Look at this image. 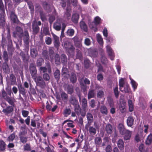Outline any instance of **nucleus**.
I'll return each mask as SVG.
<instances>
[{
    "label": "nucleus",
    "mask_w": 152,
    "mask_h": 152,
    "mask_svg": "<svg viewBox=\"0 0 152 152\" xmlns=\"http://www.w3.org/2000/svg\"><path fill=\"white\" fill-rule=\"evenodd\" d=\"M29 70L32 77L34 80H36L37 77V70L34 64L32 63L30 64Z\"/></svg>",
    "instance_id": "obj_1"
},
{
    "label": "nucleus",
    "mask_w": 152,
    "mask_h": 152,
    "mask_svg": "<svg viewBox=\"0 0 152 152\" xmlns=\"http://www.w3.org/2000/svg\"><path fill=\"white\" fill-rule=\"evenodd\" d=\"M41 23L40 21L37 22L36 20L33 21L32 23V28L33 31L35 34H37L39 31V28L38 26H40Z\"/></svg>",
    "instance_id": "obj_2"
},
{
    "label": "nucleus",
    "mask_w": 152,
    "mask_h": 152,
    "mask_svg": "<svg viewBox=\"0 0 152 152\" xmlns=\"http://www.w3.org/2000/svg\"><path fill=\"white\" fill-rule=\"evenodd\" d=\"M94 126L95 127L91 126V125L87 127H86V126H85V129L88 131L89 133L91 134L94 135L96 133V128H97L98 126L96 122H94Z\"/></svg>",
    "instance_id": "obj_3"
},
{
    "label": "nucleus",
    "mask_w": 152,
    "mask_h": 152,
    "mask_svg": "<svg viewBox=\"0 0 152 152\" xmlns=\"http://www.w3.org/2000/svg\"><path fill=\"white\" fill-rule=\"evenodd\" d=\"M37 85L42 88H44L46 86L45 83L42 78L40 76H38L36 80H34Z\"/></svg>",
    "instance_id": "obj_4"
},
{
    "label": "nucleus",
    "mask_w": 152,
    "mask_h": 152,
    "mask_svg": "<svg viewBox=\"0 0 152 152\" xmlns=\"http://www.w3.org/2000/svg\"><path fill=\"white\" fill-rule=\"evenodd\" d=\"M64 47L68 52H69L70 50L71 52L73 53L75 48L71 43L68 41H66L64 42Z\"/></svg>",
    "instance_id": "obj_5"
},
{
    "label": "nucleus",
    "mask_w": 152,
    "mask_h": 152,
    "mask_svg": "<svg viewBox=\"0 0 152 152\" xmlns=\"http://www.w3.org/2000/svg\"><path fill=\"white\" fill-rule=\"evenodd\" d=\"M86 117L87 120V123L86 125V127L90 126L94 121V118L92 114L88 113L86 115Z\"/></svg>",
    "instance_id": "obj_6"
},
{
    "label": "nucleus",
    "mask_w": 152,
    "mask_h": 152,
    "mask_svg": "<svg viewBox=\"0 0 152 152\" xmlns=\"http://www.w3.org/2000/svg\"><path fill=\"white\" fill-rule=\"evenodd\" d=\"M10 17L11 21L14 23H17L18 22L17 16L14 11H10Z\"/></svg>",
    "instance_id": "obj_7"
},
{
    "label": "nucleus",
    "mask_w": 152,
    "mask_h": 152,
    "mask_svg": "<svg viewBox=\"0 0 152 152\" xmlns=\"http://www.w3.org/2000/svg\"><path fill=\"white\" fill-rule=\"evenodd\" d=\"M52 35L54 39V45L56 47H58L60 45L59 37L53 33H52Z\"/></svg>",
    "instance_id": "obj_8"
},
{
    "label": "nucleus",
    "mask_w": 152,
    "mask_h": 152,
    "mask_svg": "<svg viewBox=\"0 0 152 152\" xmlns=\"http://www.w3.org/2000/svg\"><path fill=\"white\" fill-rule=\"evenodd\" d=\"M106 48L110 59L112 60H113L114 59L115 56L113 50L111 47L108 45L107 46Z\"/></svg>",
    "instance_id": "obj_9"
},
{
    "label": "nucleus",
    "mask_w": 152,
    "mask_h": 152,
    "mask_svg": "<svg viewBox=\"0 0 152 152\" xmlns=\"http://www.w3.org/2000/svg\"><path fill=\"white\" fill-rule=\"evenodd\" d=\"M118 129L120 134L122 135L124 134L125 132L127 130L125 128L123 124L121 123L119 124L118 126Z\"/></svg>",
    "instance_id": "obj_10"
},
{
    "label": "nucleus",
    "mask_w": 152,
    "mask_h": 152,
    "mask_svg": "<svg viewBox=\"0 0 152 152\" xmlns=\"http://www.w3.org/2000/svg\"><path fill=\"white\" fill-rule=\"evenodd\" d=\"M16 34L19 37H21L23 36V30L19 26H17L16 28Z\"/></svg>",
    "instance_id": "obj_11"
},
{
    "label": "nucleus",
    "mask_w": 152,
    "mask_h": 152,
    "mask_svg": "<svg viewBox=\"0 0 152 152\" xmlns=\"http://www.w3.org/2000/svg\"><path fill=\"white\" fill-rule=\"evenodd\" d=\"M53 27L57 31L60 30L61 28V24L60 20L58 19L57 20L56 22L54 24Z\"/></svg>",
    "instance_id": "obj_12"
},
{
    "label": "nucleus",
    "mask_w": 152,
    "mask_h": 152,
    "mask_svg": "<svg viewBox=\"0 0 152 152\" xmlns=\"http://www.w3.org/2000/svg\"><path fill=\"white\" fill-rule=\"evenodd\" d=\"M65 90H67L69 94H72L73 91L74 89L72 86L67 84H65L64 86Z\"/></svg>",
    "instance_id": "obj_13"
},
{
    "label": "nucleus",
    "mask_w": 152,
    "mask_h": 152,
    "mask_svg": "<svg viewBox=\"0 0 152 152\" xmlns=\"http://www.w3.org/2000/svg\"><path fill=\"white\" fill-rule=\"evenodd\" d=\"M117 144L118 148L121 151H124V144L123 140L120 139L117 142Z\"/></svg>",
    "instance_id": "obj_14"
},
{
    "label": "nucleus",
    "mask_w": 152,
    "mask_h": 152,
    "mask_svg": "<svg viewBox=\"0 0 152 152\" xmlns=\"http://www.w3.org/2000/svg\"><path fill=\"white\" fill-rule=\"evenodd\" d=\"M79 18V15L77 13L73 14L72 18V20L74 23H77L78 22Z\"/></svg>",
    "instance_id": "obj_15"
},
{
    "label": "nucleus",
    "mask_w": 152,
    "mask_h": 152,
    "mask_svg": "<svg viewBox=\"0 0 152 152\" xmlns=\"http://www.w3.org/2000/svg\"><path fill=\"white\" fill-rule=\"evenodd\" d=\"M38 55L37 51L36 48H31L30 49V55L33 58H35Z\"/></svg>",
    "instance_id": "obj_16"
},
{
    "label": "nucleus",
    "mask_w": 152,
    "mask_h": 152,
    "mask_svg": "<svg viewBox=\"0 0 152 152\" xmlns=\"http://www.w3.org/2000/svg\"><path fill=\"white\" fill-rule=\"evenodd\" d=\"M134 122V119L132 117L129 116L128 117L126 122L127 125L129 126L132 127L133 124Z\"/></svg>",
    "instance_id": "obj_17"
},
{
    "label": "nucleus",
    "mask_w": 152,
    "mask_h": 152,
    "mask_svg": "<svg viewBox=\"0 0 152 152\" xmlns=\"http://www.w3.org/2000/svg\"><path fill=\"white\" fill-rule=\"evenodd\" d=\"M105 130L108 134H111L112 132L113 127L110 124L107 125L105 127Z\"/></svg>",
    "instance_id": "obj_18"
},
{
    "label": "nucleus",
    "mask_w": 152,
    "mask_h": 152,
    "mask_svg": "<svg viewBox=\"0 0 152 152\" xmlns=\"http://www.w3.org/2000/svg\"><path fill=\"white\" fill-rule=\"evenodd\" d=\"M120 91L125 93H127L129 92V85L127 83L125 84L124 87H122V89H120Z\"/></svg>",
    "instance_id": "obj_19"
},
{
    "label": "nucleus",
    "mask_w": 152,
    "mask_h": 152,
    "mask_svg": "<svg viewBox=\"0 0 152 152\" xmlns=\"http://www.w3.org/2000/svg\"><path fill=\"white\" fill-rule=\"evenodd\" d=\"M125 136H124V139L125 140H129L131 138L132 135V132L129 130H127L125 132Z\"/></svg>",
    "instance_id": "obj_20"
},
{
    "label": "nucleus",
    "mask_w": 152,
    "mask_h": 152,
    "mask_svg": "<svg viewBox=\"0 0 152 152\" xmlns=\"http://www.w3.org/2000/svg\"><path fill=\"white\" fill-rule=\"evenodd\" d=\"M126 103L124 102H121L119 106L120 110L122 113L125 111Z\"/></svg>",
    "instance_id": "obj_21"
},
{
    "label": "nucleus",
    "mask_w": 152,
    "mask_h": 152,
    "mask_svg": "<svg viewBox=\"0 0 152 152\" xmlns=\"http://www.w3.org/2000/svg\"><path fill=\"white\" fill-rule=\"evenodd\" d=\"M80 26L81 29L85 31H87V27L85 23L83 21H81L80 23Z\"/></svg>",
    "instance_id": "obj_22"
},
{
    "label": "nucleus",
    "mask_w": 152,
    "mask_h": 152,
    "mask_svg": "<svg viewBox=\"0 0 152 152\" xmlns=\"http://www.w3.org/2000/svg\"><path fill=\"white\" fill-rule=\"evenodd\" d=\"M95 95V92L93 89L89 90L88 94V99H90L93 98Z\"/></svg>",
    "instance_id": "obj_23"
},
{
    "label": "nucleus",
    "mask_w": 152,
    "mask_h": 152,
    "mask_svg": "<svg viewBox=\"0 0 152 152\" xmlns=\"http://www.w3.org/2000/svg\"><path fill=\"white\" fill-rule=\"evenodd\" d=\"M54 76L56 79L58 81L60 78V71L56 69L54 73Z\"/></svg>",
    "instance_id": "obj_24"
},
{
    "label": "nucleus",
    "mask_w": 152,
    "mask_h": 152,
    "mask_svg": "<svg viewBox=\"0 0 152 152\" xmlns=\"http://www.w3.org/2000/svg\"><path fill=\"white\" fill-rule=\"evenodd\" d=\"M75 111L77 114L79 115L80 113L81 109L79 105L77 104L74 105Z\"/></svg>",
    "instance_id": "obj_25"
},
{
    "label": "nucleus",
    "mask_w": 152,
    "mask_h": 152,
    "mask_svg": "<svg viewBox=\"0 0 152 152\" xmlns=\"http://www.w3.org/2000/svg\"><path fill=\"white\" fill-rule=\"evenodd\" d=\"M62 100L64 102H66L68 99V96L64 92H62L61 94Z\"/></svg>",
    "instance_id": "obj_26"
},
{
    "label": "nucleus",
    "mask_w": 152,
    "mask_h": 152,
    "mask_svg": "<svg viewBox=\"0 0 152 152\" xmlns=\"http://www.w3.org/2000/svg\"><path fill=\"white\" fill-rule=\"evenodd\" d=\"M13 110V108L11 107H8L4 109L2 112L6 114H8L10 113Z\"/></svg>",
    "instance_id": "obj_27"
},
{
    "label": "nucleus",
    "mask_w": 152,
    "mask_h": 152,
    "mask_svg": "<svg viewBox=\"0 0 152 152\" xmlns=\"http://www.w3.org/2000/svg\"><path fill=\"white\" fill-rule=\"evenodd\" d=\"M83 81H84L85 84H86L88 85L90 83V80L86 78L84 79H83L82 78L80 80V85L82 86H84V84L83 82Z\"/></svg>",
    "instance_id": "obj_28"
},
{
    "label": "nucleus",
    "mask_w": 152,
    "mask_h": 152,
    "mask_svg": "<svg viewBox=\"0 0 152 152\" xmlns=\"http://www.w3.org/2000/svg\"><path fill=\"white\" fill-rule=\"evenodd\" d=\"M152 142V134H150L147 138L145 141V143L146 145H149L151 144Z\"/></svg>",
    "instance_id": "obj_29"
},
{
    "label": "nucleus",
    "mask_w": 152,
    "mask_h": 152,
    "mask_svg": "<svg viewBox=\"0 0 152 152\" xmlns=\"http://www.w3.org/2000/svg\"><path fill=\"white\" fill-rule=\"evenodd\" d=\"M70 80L72 83H75L76 81L77 77L76 75L74 72H72L71 73Z\"/></svg>",
    "instance_id": "obj_30"
},
{
    "label": "nucleus",
    "mask_w": 152,
    "mask_h": 152,
    "mask_svg": "<svg viewBox=\"0 0 152 152\" xmlns=\"http://www.w3.org/2000/svg\"><path fill=\"white\" fill-rule=\"evenodd\" d=\"M96 38L97 41L101 45H102L103 43V38L102 37L101 35L98 34L96 35Z\"/></svg>",
    "instance_id": "obj_31"
},
{
    "label": "nucleus",
    "mask_w": 152,
    "mask_h": 152,
    "mask_svg": "<svg viewBox=\"0 0 152 152\" xmlns=\"http://www.w3.org/2000/svg\"><path fill=\"white\" fill-rule=\"evenodd\" d=\"M82 105L83 109L85 110L87 107V100L83 98L82 100Z\"/></svg>",
    "instance_id": "obj_32"
},
{
    "label": "nucleus",
    "mask_w": 152,
    "mask_h": 152,
    "mask_svg": "<svg viewBox=\"0 0 152 152\" xmlns=\"http://www.w3.org/2000/svg\"><path fill=\"white\" fill-rule=\"evenodd\" d=\"M101 112L103 114L107 115V110L105 106H101L100 108Z\"/></svg>",
    "instance_id": "obj_33"
},
{
    "label": "nucleus",
    "mask_w": 152,
    "mask_h": 152,
    "mask_svg": "<svg viewBox=\"0 0 152 152\" xmlns=\"http://www.w3.org/2000/svg\"><path fill=\"white\" fill-rule=\"evenodd\" d=\"M69 121H70L71 122L68 123L67 124V125L68 126L72 128H73L74 127V125L73 124V121H72L69 120H67L64 121L62 123V125H64L65 123Z\"/></svg>",
    "instance_id": "obj_34"
},
{
    "label": "nucleus",
    "mask_w": 152,
    "mask_h": 152,
    "mask_svg": "<svg viewBox=\"0 0 152 152\" xmlns=\"http://www.w3.org/2000/svg\"><path fill=\"white\" fill-rule=\"evenodd\" d=\"M143 139L142 136L140 134H137L135 137V140L137 142H139Z\"/></svg>",
    "instance_id": "obj_35"
},
{
    "label": "nucleus",
    "mask_w": 152,
    "mask_h": 152,
    "mask_svg": "<svg viewBox=\"0 0 152 152\" xmlns=\"http://www.w3.org/2000/svg\"><path fill=\"white\" fill-rule=\"evenodd\" d=\"M102 140L101 138L99 137H97L95 139V142L96 145H99L101 144Z\"/></svg>",
    "instance_id": "obj_36"
},
{
    "label": "nucleus",
    "mask_w": 152,
    "mask_h": 152,
    "mask_svg": "<svg viewBox=\"0 0 152 152\" xmlns=\"http://www.w3.org/2000/svg\"><path fill=\"white\" fill-rule=\"evenodd\" d=\"M69 102L71 104L74 105L77 104V101L73 97H71L70 98Z\"/></svg>",
    "instance_id": "obj_37"
},
{
    "label": "nucleus",
    "mask_w": 152,
    "mask_h": 152,
    "mask_svg": "<svg viewBox=\"0 0 152 152\" xmlns=\"http://www.w3.org/2000/svg\"><path fill=\"white\" fill-rule=\"evenodd\" d=\"M71 12L70 10H66V11L64 15V17L69 19L70 18L71 14Z\"/></svg>",
    "instance_id": "obj_38"
},
{
    "label": "nucleus",
    "mask_w": 152,
    "mask_h": 152,
    "mask_svg": "<svg viewBox=\"0 0 152 152\" xmlns=\"http://www.w3.org/2000/svg\"><path fill=\"white\" fill-rule=\"evenodd\" d=\"M22 133H21V134L19 135L20 140V141L23 143H26L27 140V138L26 137L22 136L21 135Z\"/></svg>",
    "instance_id": "obj_39"
},
{
    "label": "nucleus",
    "mask_w": 152,
    "mask_h": 152,
    "mask_svg": "<svg viewBox=\"0 0 152 152\" xmlns=\"http://www.w3.org/2000/svg\"><path fill=\"white\" fill-rule=\"evenodd\" d=\"M10 79L12 84H14L16 83L15 77L14 75L12 74L10 75Z\"/></svg>",
    "instance_id": "obj_40"
},
{
    "label": "nucleus",
    "mask_w": 152,
    "mask_h": 152,
    "mask_svg": "<svg viewBox=\"0 0 152 152\" xmlns=\"http://www.w3.org/2000/svg\"><path fill=\"white\" fill-rule=\"evenodd\" d=\"M124 82V80L123 78H121L119 81V85L120 87L119 88L122 89L123 87H124L125 84H126Z\"/></svg>",
    "instance_id": "obj_41"
},
{
    "label": "nucleus",
    "mask_w": 152,
    "mask_h": 152,
    "mask_svg": "<svg viewBox=\"0 0 152 152\" xmlns=\"http://www.w3.org/2000/svg\"><path fill=\"white\" fill-rule=\"evenodd\" d=\"M55 63L56 64H59L60 63V60L59 56L58 54H56L55 57Z\"/></svg>",
    "instance_id": "obj_42"
},
{
    "label": "nucleus",
    "mask_w": 152,
    "mask_h": 152,
    "mask_svg": "<svg viewBox=\"0 0 152 152\" xmlns=\"http://www.w3.org/2000/svg\"><path fill=\"white\" fill-rule=\"evenodd\" d=\"M62 72L63 75L66 74V75H67V76L66 75H64V76H66L67 77L69 76V75L68 69L64 67V66L63 67Z\"/></svg>",
    "instance_id": "obj_43"
},
{
    "label": "nucleus",
    "mask_w": 152,
    "mask_h": 152,
    "mask_svg": "<svg viewBox=\"0 0 152 152\" xmlns=\"http://www.w3.org/2000/svg\"><path fill=\"white\" fill-rule=\"evenodd\" d=\"M104 96V93L102 90L99 91H97V97L98 98H101L103 97Z\"/></svg>",
    "instance_id": "obj_44"
},
{
    "label": "nucleus",
    "mask_w": 152,
    "mask_h": 152,
    "mask_svg": "<svg viewBox=\"0 0 152 152\" xmlns=\"http://www.w3.org/2000/svg\"><path fill=\"white\" fill-rule=\"evenodd\" d=\"M108 103L110 107H113V99L110 97L107 98Z\"/></svg>",
    "instance_id": "obj_45"
},
{
    "label": "nucleus",
    "mask_w": 152,
    "mask_h": 152,
    "mask_svg": "<svg viewBox=\"0 0 152 152\" xmlns=\"http://www.w3.org/2000/svg\"><path fill=\"white\" fill-rule=\"evenodd\" d=\"M74 32V30L72 28H70L68 29L67 31V35L70 36H73Z\"/></svg>",
    "instance_id": "obj_46"
},
{
    "label": "nucleus",
    "mask_w": 152,
    "mask_h": 152,
    "mask_svg": "<svg viewBox=\"0 0 152 152\" xmlns=\"http://www.w3.org/2000/svg\"><path fill=\"white\" fill-rule=\"evenodd\" d=\"M3 57L5 62H7L8 60V57L7 52L6 51H4L3 53Z\"/></svg>",
    "instance_id": "obj_47"
},
{
    "label": "nucleus",
    "mask_w": 152,
    "mask_h": 152,
    "mask_svg": "<svg viewBox=\"0 0 152 152\" xmlns=\"http://www.w3.org/2000/svg\"><path fill=\"white\" fill-rule=\"evenodd\" d=\"M19 92L21 94L23 95H24L26 93L25 90L24 88L21 85H20L18 87Z\"/></svg>",
    "instance_id": "obj_48"
},
{
    "label": "nucleus",
    "mask_w": 152,
    "mask_h": 152,
    "mask_svg": "<svg viewBox=\"0 0 152 152\" xmlns=\"http://www.w3.org/2000/svg\"><path fill=\"white\" fill-rule=\"evenodd\" d=\"M1 96L5 100L7 99L9 97L7 96V93L4 90L2 91Z\"/></svg>",
    "instance_id": "obj_49"
},
{
    "label": "nucleus",
    "mask_w": 152,
    "mask_h": 152,
    "mask_svg": "<svg viewBox=\"0 0 152 152\" xmlns=\"http://www.w3.org/2000/svg\"><path fill=\"white\" fill-rule=\"evenodd\" d=\"M45 42L48 45H50L52 43V39L49 37H47L45 38Z\"/></svg>",
    "instance_id": "obj_50"
},
{
    "label": "nucleus",
    "mask_w": 152,
    "mask_h": 152,
    "mask_svg": "<svg viewBox=\"0 0 152 152\" xmlns=\"http://www.w3.org/2000/svg\"><path fill=\"white\" fill-rule=\"evenodd\" d=\"M5 149V143L3 141H0V149L3 151Z\"/></svg>",
    "instance_id": "obj_51"
},
{
    "label": "nucleus",
    "mask_w": 152,
    "mask_h": 152,
    "mask_svg": "<svg viewBox=\"0 0 152 152\" xmlns=\"http://www.w3.org/2000/svg\"><path fill=\"white\" fill-rule=\"evenodd\" d=\"M5 21L4 14V13L0 14V23H2L4 22Z\"/></svg>",
    "instance_id": "obj_52"
},
{
    "label": "nucleus",
    "mask_w": 152,
    "mask_h": 152,
    "mask_svg": "<svg viewBox=\"0 0 152 152\" xmlns=\"http://www.w3.org/2000/svg\"><path fill=\"white\" fill-rule=\"evenodd\" d=\"M114 92L116 98H118L119 96V92L118 90V87L117 86L114 89Z\"/></svg>",
    "instance_id": "obj_53"
},
{
    "label": "nucleus",
    "mask_w": 152,
    "mask_h": 152,
    "mask_svg": "<svg viewBox=\"0 0 152 152\" xmlns=\"http://www.w3.org/2000/svg\"><path fill=\"white\" fill-rule=\"evenodd\" d=\"M43 62V60L42 58H39L37 61V66H41Z\"/></svg>",
    "instance_id": "obj_54"
},
{
    "label": "nucleus",
    "mask_w": 152,
    "mask_h": 152,
    "mask_svg": "<svg viewBox=\"0 0 152 152\" xmlns=\"http://www.w3.org/2000/svg\"><path fill=\"white\" fill-rule=\"evenodd\" d=\"M15 137V134L12 133L7 138V140L9 141H12Z\"/></svg>",
    "instance_id": "obj_55"
},
{
    "label": "nucleus",
    "mask_w": 152,
    "mask_h": 152,
    "mask_svg": "<svg viewBox=\"0 0 152 152\" xmlns=\"http://www.w3.org/2000/svg\"><path fill=\"white\" fill-rule=\"evenodd\" d=\"M131 83L132 85V87L134 89V91L135 89L137 88V83L134 81L133 80H132L131 79Z\"/></svg>",
    "instance_id": "obj_56"
},
{
    "label": "nucleus",
    "mask_w": 152,
    "mask_h": 152,
    "mask_svg": "<svg viewBox=\"0 0 152 152\" xmlns=\"http://www.w3.org/2000/svg\"><path fill=\"white\" fill-rule=\"evenodd\" d=\"M84 44L87 46H89L91 44L90 39L88 38H86L84 40Z\"/></svg>",
    "instance_id": "obj_57"
},
{
    "label": "nucleus",
    "mask_w": 152,
    "mask_h": 152,
    "mask_svg": "<svg viewBox=\"0 0 152 152\" xmlns=\"http://www.w3.org/2000/svg\"><path fill=\"white\" fill-rule=\"evenodd\" d=\"M101 18L98 16L94 18V23L96 25H97L100 23Z\"/></svg>",
    "instance_id": "obj_58"
},
{
    "label": "nucleus",
    "mask_w": 152,
    "mask_h": 152,
    "mask_svg": "<svg viewBox=\"0 0 152 152\" xmlns=\"http://www.w3.org/2000/svg\"><path fill=\"white\" fill-rule=\"evenodd\" d=\"M64 113L67 116L70 114L71 113V110L69 108H66L64 110Z\"/></svg>",
    "instance_id": "obj_59"
},
{
    "label": "nucleus",
    "mask_w": 152,
    "mask_h": 152,
    "mask_svg": "<svg viewBox=\"0 0 152 152\" xmlns=\"http://www.w3.org/2000/svg\"><path fill=\"white\" fill-rule=\"evenodd\" d=\"M24 149L25 151H30L31 150V148L30 145L28 144H26L24 146Z\"/></svg>",
    "instance_id": "obj_60"
},
{
    "label": "nucleus",
    "mask_w": 152,
    "mask_h": 152,
    "mask_svg": "<svg viewBox=\"0 0 152 152\" xmlns=\"http://www.w3.org/2000/svg\"><path fill=\"white\" fill-rule=\"evenodd\" d=\"M42 55L44 58L46 59L48 58V56L47 51L45 50L43 51L42 53Z\"/></svg>",
    "instance_id": "obj_61"
},
{
    "label": "nucleus",
    "mask_w": 152,
    "mask_h": 152,
    "mask_svg": "<svg viewBox=\"0 0 152 152\" xmlns=\"http://www.w3.org/2000/svg\"><path fill=\"white\" fill-rule=\"evenodd\" d=\"M43 79L45 81H49L50 80V77L48 74L45 73L44 74L43 76Z\"/></svg>",
    "instance_id": "obj_62"
},
{
    "label": "nucleus",
    "mask_w": 152,
    "mask_h": 152,
    "mask_svg": "<svg viewBox=\"0 0 152 152\" xmlns=\"http://www.w3.org/2000/svg\"><path fill=\"white\" fill-rule=\"evenodd\" d=\"M112 148L111 146L109 145H107L105 148V150L106 152H111L112 151Z\"/></svg>",
    "instance_id": "obj_63"
},
{
    "label": "nucleus",
    "mask_w": 152,
    "mask_h": 152,
    "mask_svg": "<svg viewBox=\"0 0 152 152\" xmlns=\"http://www.w3.org/2000/svg\"><path fill=\"white\" fill-rule=\"evenodd\" d=\"M11 105H13L14 104L13 100L11 99V98L8 97L7 99L6 100Z\"/></svg>",
    "instance_id": "obj_64"
}]
</instances>
